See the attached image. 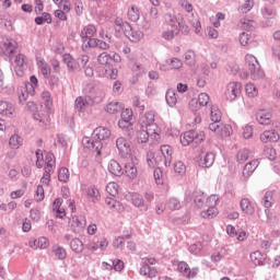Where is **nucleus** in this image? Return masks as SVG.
<instances>
[{"label": "nucleus", "mask_w": 280, "mask_h": 280, "mask_svg": "<svg viewBox=\"0 0 280 280\" xmlns=\"http://www.w3.org/2000/svg\"><path fill=\"white\" fill-rule=\"evenodd\" d=\"M167 30L163 32L162 36L165 40H172L175 36H178L180 32H187V25H185V19H178L176 15L166 14Z\"/></svg>", "instance_id": "1"}, {"label": "nucleus", "mask_w": 280, "mask_h": 280, "mask_svg": "<svg viewBox=\"0 0 280 280\" xmlns=\"http://www.w3.org/2000/svg\"><path fill=\"white\" fill-rule=\"evenodd\" d=\"M245 67L249 72H243L241 77L246 80L248 75H252V80H257L258 78H264V72L259 69V61L253 55L245 56Z\"/></svg>", "instance_id": "2"}, {"label": "nucleus", "mask_w": 280, "mask_h": 280, "mask_svg": "<svg viewBox=\"0 0 280 280\" xmlns=\"http://www.w3.org/2000/svg\"><path fill=\"white\" fill-rule=\"evenodd\" d=\"M205 141V131L189 130L180 135V143L184 147L190 143H202Z\"/></svg>", "instance_id": "3"}, {"label": "nucleus", "mask_w": 280, "mask_h": 280, "mask_svg": "<svg viewBox=\"0 0 280 280\" xmlns=\"http://www.w3.org/2000/svg\"><path fill=\"white\" fill-rule=\"evenodd\" d=\"M52 117L54 109L40 108L37 113L33 114V119H35V121H38L42 128H47V126H50Z\"/></svg>", "instance_id": "4"}, {"label": "nucleus", "mask_w": 280, "mask_h": 280, "mask_svg": "<svg viewBox=\"0 0 280 280\" xmlns=\"http://www.w3.org/2000/svg\"><path fill=\"white\" fill-rule=\"evenodd\" d=\"M140 127L149 130L150 132H159V126L154 122V113L148 112L141 116L139 120Z\"/></svg>", "instance_id": "5"}, {"label": "nucleus", "mask_w": 280, "mask_h": 280, "mask_svg": "<svg viewBox=\"0 0 280 280\" xmlns=\"http://www.w3.org/2000/svg\"><path fill=\"white\" fill-rule=\"evenodd\" d=\"M160 152H161L160 159H162L165 167H170L172 165V161L174 156V148H172V145L170 144H162L160 147Z\"/></svg>", "instance_id": "6"}, {"label": "nucleus", "mask_w": 280, "mask_h": 280, "mask_svg": "<svg viewBox=\"0 0 280 280\" xmlns=\"http://www.w3.org/2000/svg\"><path fill=\"white\" fill-rule=\"evenodd\" d=\"M218 195H211L210 197L200 196L195 199V202L198 207H208L209 209H215V206L218 205Z\"/></svg>", "instance_id": "7"}, {"label": "nucleus", "mask_w": 280, "mask_h": 280, "mask_svg": "<svg viewBox=\"0 0 280 280\" xmlns=\"http://www.w3.org/2000/svg\"><path fill=\"white\" fill-rule=\"evenodd\" d=\"M105 205L112 213H118L119 215H121V213H126V206L121 201H117V199L107 197L105 199Z\"/></svg>", "instance_id": "8"}, {"label": "nucleus", "mask_w": 280, "mask_h": 280, "mask_svg": "<svg viewBox=\"0 0 280 280\" xmlns=\"http://www.w3.org/2000/svg\"><path fill=\"white\" fill-rule=\"evenodd\" d=\"M242 93V84L238 82H230L226 86L225 96L230 102L237 100V96Z\"/></svg>", "instance_id": "9"}, {"label": "nucleus", "mask_w": 280, "mask_h": 280, "mask_svg": "<svg viewBox=\"0 0 280 280\" xmlns=\"http://www.w3.org/2000/svg\"><path fill=\"white\" fill-rule=\"evenodd\" d=\"M177 270L183 275V277H186L187 279H195V277L198 276V268H189V265L186 261H179L177 264Z\"/></svg>", "instance_id": "10"}, {"label": "nucleus", "mask_w": 280, "mask_h": 280, "mask_svg": "<svg viewBox=\"0 0 280 280\" xmlns=\"http://www.w3.org/2000/svg\"><path fill=\"white\" fill-rule=\"evenodd\" d=\"M27 58L23 54H19L14 59V71L18 78H23L25 75V65Z\"/></svg>", "instance_id": "11"}, {"label": "nucleus", "mask_w": 280, "mask_h": 280, "mask_svg": "<svg viewBox=\"0 0 280 280\" xmlns=\"http://www.w3.org/2000/svg\"><path fill=\"white\" fill-rule=\"evenodd\" d=\"M240 207H241V211H242V213H244V215L253 217V215H255V211H257V208L255 207L253 201H250V199H248V198H243L240 201Z\"/></svg>", "instance_id": "12"}, {"label": "nucleus", "mask_w": 280, "mask_h": 280, "mask_svg": "<svg viewBox=\"0 0 280 280\" xmlns=\"http://www.w3.org/2000/svg\"><path fill=\"white\" fill-rule=\"evenodd\" d=\"M38 67H39L42 75H44V78H46V80H49V78H50V82H52V84H58V78L51 77V68H49V65H47V62H45V60H40L38 62Z\"/></svg>", "instance_id": "13"}, {"label": "nucleus", "mask_w": 280, "mask_h": 280, "mask_svg": "<svg viewBox=\"0 0 280 280\" xmlns=\"http://www.w3.org/2000/svg\"><path fill=\"white\" fill-rule=\"evenodd\" d=\"M116 148L122 156H128V154H130V141L124 137H119L116 140Z\"/></svg>", "instance_id": "14"}, {"label": "nucleus", "mask_w": 280, "mask_h": 280, "mask_svg": "<svg viewBox=\"0 0 280 280\" xmlns=\"http://www.w3.org/2000/svg\"><path fill=\"white\" fill-rule=\"evenodd\" d=\"M279 139H280V136L275 130H265L260 135V141L262 143H277V141H279Z\"/></svg>", "instance_id": "15"}, {"label": "nucleus", "mask_w": 280, "mask_h": 280, "mask_svg": "<svg viewBox=\"0 0 280 280\" xmlns=\"http://www.w3.org/2000/svg\"><path fill=\"white\" fill-rule=\"evenodd\" d=\"M30 80H31V84L27 83L25 85L26 94H22V96H20V102H25V100H27L28 95H34V89H36V86H38V79L35 75H32L30 78Z\"/></svg>", "instance_id": "16"}, {"label": "nucleus", "mask_w": 280, "mask_h": 280, "mask_svg": "<svg viewBox=\"0 0 280 280\" xmlns=\"http://www.w3.org/2000/svg\"><path fill=\"white\" fill-rule=\"evenodd\" d=\"M259 167V160H252L247 164H245L243 168V176L244 178H250L255 173V170Z\"/></svg>", "instance_id": "17"}, {"label": "nucleus", "mask_w": 280, "mask_h": 280, "mask_svg": "<svg viewBox=\"0 0 280 280\" xmlns=\"http://www.w3.org/2000/svg\"><path fill=\"white\" fill-rule=\"evenodd\" d=\"M97 34V27L93 24L85 25L80 33V37L82 40H86L89 38H93Z\"/></svg>", "instance_id": "18"}, {"label": "nucleus", "mask_w": 280, "mask_h": 280, "mask_svg": "<svg viewBox=\"0 0 280 280\" xmlns=\"http://www.w3.org/2000/svg\"><path fill=\"white\" fill-rule=\"evenodd\" d=\"M154 135H159V132H151L150 129L141 128L137 133V142L148 143V141H150V137Z\"/></svg>", "instance_id": "19"}, {"label": "nucleus", "mask_w": 280, "mask_h": 280, "mask_svg": "<svg viewBox=\"0 0 280 280\" xmlns=\"http://www.w3.org/2000/svg\"><path fill=\"white\" fill-rule=\"evenodd\" d=\"M18 47H19V44L14 39H5L2 44V50L7 56H12V54L16 51Z\"/></svg>", "instance_id": "20"}, {"label": "nucleus", "mask_w": 280, "mask_h": 280, "mask_svg": "<svg viewBox=\"0 0 280 280\" xmlns=\"http://www.w3.org/2000/svg\"><path fill=\"white\" fill-rule=\"evenodd\" d=\"M103 78H108L109 80H117L119 75V70L115 68L113 65L104 67V71L101 73Z\"/></svg>", "instance_id": "21"}, {"label": "nucleus", "mask_w": 280, "mask_h": 280, "mask_svg": "<svg viewBox=\"0 0 280 280\" xmlns=\"http://www.w3.org/2000/svg\"><path fill=\"white\" fill-rule=\"evenodd\" d=\"M140 275H142L143 277H148L149 279H154L159 276V270L155 267L143 265L140 268Z\"/></svg>", "instance_id": "22"}, {"label": "nucleus", "mask_w": 280, "mask_h": 280, "mask_svg": "<svg viewBox=\"0 0 280 280\" xmlns=\"http://www.w3.org/2000/svg\"><path fill=\"white\" fill-rule=\"evenodd\" d=\"M163 161V158L156 155V153L150 151L147 154V164L154 168V167H159V165H161V162Z\"/></svg>", "instance_id": "23"}, {"label": "nucleus", "mask_w": 280, "mask_h": 280, "mask_svg": "<svg viewBox=\"0 0 280 280\" xmlns=\"http://www.w3.org/2000/svg\"><path fill=\"white\" fill-rule=\"evenodd\" d=\"M108 172L113 174L114 176H122L124 175V168L121 167V164L117 162L116 160H112L108 163Z\"/></svg>", "instance_id": "24"}, {"label": "nucleus", "mask_w": 280, "mask_h": 280, "mask_svg": "<svg viewBox=\"0 0 280 280\" xmlns=\"http://www.w3.org/2000/svg\"><path fill=\"white\" fill-rule=\"evenodd\" d=\"M14 113H15V109L12 104L5 101H0V115H4L5 117H12Z\"/></svg>", "instance_id": "25"}, {"label": "nucleus", "mask_w": 280, "mask_h": 280, "mask_svg": "<svg viewBox=\"0 0 280 280\" xmlns=\"http://www.w3.org/2000/svg\"><path fill=\"white\" fill-rule=\"evenodd\" d=\"M94 137L98 139V141H106V139H110V129L98 127L94 130Z\"/></svg>", "instance_id": "26"}, {"label": "nucleus", "mask_w": 280, "mask_h": 280, "mask_svg": "<svg viewBox=\"0 0 280 280\" xmlns=\"http://www.w3.org/2000/svg\"><path fill=\"white\" fill-rule=\"evenodd\" d=\"M256 119L258 124H261L262 126H268L270 124V119H272V114L261 109L257 113Z\"/></svg>", "instance_id": "27"}, {"label": "nucleus", "mask_w": 280, "mask_h": 280, "mask_svg": "<svg viewBox=\"0 0 280 280\" xmlns=\"http://www.w3.org/2000/svg\"><path fill=\"white\" fill-rule=\"evenodd\" d=\"M46 110H54V101L51 100V94L49 92L42 93V107Z\"/></svg>", "instance_id": "28"}, {"label": "nucleus", "mask_w": 280, "mask_h": 280, "mask_svg": "<svg viewBox=\"0 0 280 280\" xmlns=\"http://www.w3.org/2000/svg\"><path fill=\"white\" fill-rule=\"evenodd\" d=\"M62 59L70 71H78V69H80V63H78L75 59H73L71 54H65Z\"/></svg>", "instance_id": "29"}, {"label": "nucleus", "mask_w": 280, "mask_h": 280, "mask_svg": "<svg viewBox=\"0 0 280 280\" xmlns=\"http://www.w3.org/2000/svg\"><path fill=\"white\" fill-rule=\"evenodd\" d=\"M52 211H56L57 218H65V215H67L65 208H62V199L61 198L55 199V201L52 203Z\"/></svg>", "instance_id": "30"}, {"label": "nucleus", "mask_w": 280, "mask_h": 280, "mask_svg": "<svg viewBox=\"0 0 280 280\" xmlns=\"http://www.w3.org/2000/svg\"><path fill=\"white\" fill-rule=\"evenodd\" d=\"M45 164V172H54V167L56 166V158L54 156V153H46Z\"/></svg>", "instance_id": "31"}, {"label": "nucleus", "mask_w": 280, "mask_h": 280, "mask_svg": "<svg viewBox=\"0 0 280 280\" xmlns=\"http://www.w3.org/2000/svg\"><path fill=\"white\" fill-rule=\"evenodd\" d=\"M125 174L130 178L131 180H135L138 175L137 166L135 163H128L125 165Z\"/></svg>", "instance_id": "32"}, {"label": "nucleus", "mask_w": 280, "mask_h": 280, "mask_svg": "<svg viewBox=\"0 0 280 280\" xmlns=\"http://www.w3.org/2000/svg\"><path fill=\"white\" fill-rule=\"evenodd\" d=\"M9 145L12 148V150H19V148L23 145V138L16 133L11 136L9 139Z\"/></svg>", "instance_id": "33"}, {"label": "nucleus", "mask_w": 280, "mask_h": 280, "mask_svg": "<svg viewBox=\"0 0 280 280\" xmlns=\"http://www.w3.org/2000/svg\"><path fill=\"white\" fill-rule=\"evenodd\" d=\"M165 100H166V104H168V106H171V108H173V106H176V104L178 102L176 92L174 90H167Z\"/></svg>", "instance_id": "34"}, {"label": "nucleus", "mask_w": 280, "mask_h": 280, "mask_svg": "<svg viewBox=\"0 0 280 280\" xmlns=\"http://www.w3.org/2000/svg\"><path fill=\"white\" fill-rule=\"evenodd\" d=\"M173 170L178 176H185V174H187V166L183 161H176L173 165Z\"/></svg>", "instance_id": "35"}, {"label": "nucleus", "mask_w": 280, "mask_h": 280, "mask_svg": "<svg viewBox=\"0 0 280 280\" xmlns=\"http://www.w3.org/2000/svg\"><path fill=\"white\" fill-rule=\"evenodd\" d=\"M245 93L247 97H257L259 95V89L254 83H247L245 85Z\"/></svg>", "instance_id": "36"}, {"label": "nucleus", "mask_w": 280, "mask_h": 280, "mask_svg": "<svg viewBox=\"0 0 280 280\" xmlns=\"http://www.w3.org/2000/svg\"><path fill=\"white\" fill-rule=\"evenodd\" d=\"M210 119L211 121H222V112L218 105L211 106Z\"/></svg>", "instance_id": "37"}, {"label": "nucleus", "mask_w": 280, "mask_h": 280, "mask_svg": "<svg viewBox=\"0 0 280 280\" xmlns=\"http://www.w3.org/2000/svg\"><path fill=\"white\" fill-rule=\"evenodd\" d=\"M127 16L129 21H133V23H136V21H139V16H140L139 8L137 5H131L128 9Z\"/></svg>", "instance_id": "38"}, {"label": "nucleus", "mask_w": 280, "mask_h": 280, "mask_svg": "<svg viewBox=\"0 0 280 280\" xmlns=\"http://www.w3.org/2000/svg\"><path fill=\"white\" fill-rule=\"evenodd\" d=\"M122 106L119 102H112L107 104L105 110L106 113H109V115H115L116 113H119L121 110Z\"/></svg>", "instance_id": "39"}, {"label": "nucleus", "mask_w": 280, "mask_h": 280, "mask_svg": "<svg viewBox=\"0 0 280 280\" xmlns=\"http://www.w3.org/2000/svg\"><path fill=\"white\" fill-rule=\"evenodd\" d=\"M247 159H250V151L248 149H241L236 154L237 163H246Z\"/></svg>", "instance_id": "40"}, {"label": "nucleus", "mask_w": 280, "mask_h": 280, "mask_svg": "<svg viewBox=\"0 0 280 280\" xmlns=\"http://www.w3.org/2000/svg\"><path fill=\"white\" fill-rule=\"evenodd\" d=\"M135 122L133 121H128V120H118V128H120V130H125V132H132V130H135L133 128Z\"/></svg>", "instance_id": "41"}, {"label": "nucleus", "mask_w": 280, "mask_h": 280, "mask_svg": "<svg viewBox=\"0 0 280 280\" xmlns=\"http://www.w3.org/2000/svg\"><path fill=\"white\" fill-rule=\"evenodd\" d=\"M71 226H73V229H84L86 226V218H84V217H74L72 219Z\"/></svg>", "instance_id": "42"}, {"label": "nucleus", "mask_w": 280, "mask_h": 280, "mask_svg": "<svg viewBox=\"0 0 280 280\" xmlns=\"http://www.w3.org/2000/svg\"><path fill=\"white\" fill-rule=\"evenodd\" d=\"M215 161V155L213 153H206L203 159H201V166L202 167H211Z\"/></svg>", "instance_id": "43"}, {"label": "nucleus", "mask_w": 280, "mask_h": 280, "mask_svg": "<svg viewBox=\"0 0 280 280\" xmlns=\"http://www.w3.org/2000/svg\"><path fill=\"white\" fill-rule=\"evenodd\" d=\"M180 209V201L176 198H171L166 202V211H178Z\"/></svg>", "instance_id": "44"}, {"label": "nucleus", "mask_w": 280, "mask_h": 280, "mask_svg": "<svg viewBox=\"0 0 280 280\" xmlns=\"http://www.w3.org/2000/svg\"><path fill=\"white\" fill-rule=\"evenodd\" d=\"M36 25H44V23H51V14L44 12L40 16L35 18Z\"/></svg>", "instance_id": "45"}, {"label": "nucleus", "mask_w": 280, "mask_h": 280, "mask_svg": "<svg viewBox=\"0 0 280 280\" xmlns=\"http://www.w3.org/2000/svg\"><path fill=\"white\" fill-rule=\"evenodd\" d=\"M232 133H233V127H231V125L221 124V127L218 133L220 137H231Z\"/></svg>", "instance_id": "46"}, {"label": "nucleus", "mask_w": 280, "mask_h": 280, "mask_svg": "<svg viewBox=\"0 0 280 280\" xmlns=\"http://www.w3.org/2000/svg\"><path fill=\"white\" fill-rule=\"evenodd\" d=\"M106 191L109 196H117L119 194V185L115 182H110L106 186Z\"/></svg>", "instance_id": "47"}, {"label": "nucleus", "mask_w": 280, "mask_h": 280, "mask_svg": "<svg viewBox=\"0 0 280 280\" xmlns=\"http://www.w3.org/2000/svg\"><path fill=\"white\" fill-rule=\"evenodd\" d=\"M97 62L98 65H101V67H107L110 66V55H108L107 52H102L98 57H97Z\"/></svg>", "instance_id": "48"}, {"label": "nucleus", "mask_w": 280, "mask_h": 280, "mask_svg": "<svg viewBox=\"0 0 280 280\" xmlns=\"http://www.w3.org/2000/svg\"><path fill=\"white\" fill-rule=\"evenodd\" d=\"M264 256L259 252H254L250 254V261L254 266H261L264 264Z\"/></svg>", "instance_id": "49"}, {"label": "nucleus", "mask_w": 280, "mask_h": 280, "mask_svg": "<svg viewBox=\"0 0 280 280\" xmlns=\"http://www.w3.org/2000/svg\"><path fill=\"white\" fill-rule=\"evenodd\" d=\"M89 103L84 98H82V96H79L75 100V107L78 108V110H80V113H84Z\"/></svg>", "instance_id": "50"}, {"label": "nucleus", "mask_w": 280, "mask_h": 280, "mask_svg": "<svg viewBox=\"0 0 280 280\" xmlns=\"http://www.w3.org/2000/svg\"><path fill=\"white\" fill-rule=\"evenodd\" d=\"M70 247L74 253H82V241H80L79 238H73L70 243Z\"/></svg>", "instance_id": "51"}, {"label": "nucleus", "mask_w": 280, "mask_h": 280, "mask_svg": "<svg viewBox=\"0 0 280 280\" xmlns=\"http://www.w3.org/2000/svg\"><path fill=\"white\" fill-rule=\"evenodd\" d=\"M135 117V114L132 113V109L126 108L120 114V119L124 121H132Z\"/></svg>", "instance_id": "52"}, {"label": "nucleus", "mask_w": 280, "mask_h": 280, "mask_svg": "<svg viewBox=\"0 0 280 280\" xmlns=\"http://www.w3.org/2000/svg\"><path fill=\"white\" fill-rule=\"evenodd\" d=\"M131 202L133 207L141 209V207H143V197H141V195L133 194L131 196Z\"/></svg>", "instance_id": "53"}, {"label": "nucleus", "mask_w": 280, "mask_h": 280, "mask_svg": "<svg viewBox=\"0 0 280 280\" xmlns=\"http://www.w3.org/2000/svg\"><path fill=\"white\" fill-rule=\"evenodd\" d=\"M132 106L133 108H137L138 113H143V110H145V104L139 100V96L132 98Z\"/></svg>", "instance_id": "54"}, {"label": "nucleus", "mask_w": 280, "mask_h": 280, "mask_svg": "<svg viewBox=\"0 0 280 280\" xmlns=\"http://www.w3.org/2000/svg\"><path fill=\"white\" fill-rule=\"evenodd\" d=\"M54 253L57 259H67V250L63 247H60V246L54 247Z\"/></svg>", "instance_id": "55"}, {"label": "nucleus", "mask_w": 280, "mask_h": 280, "mask_svg": "<svg viewBox=\"0 0 280 280\" xmlns=\"http://www.w3.org/2000/svg\"><path fill=\"white\" fill-rule=\"evenodd\" d=\"M154 180H155L156 185L165 184V179L163 178V171H161V168H156L154 171Z\"/></svg>", "instance_id": "56"}, {"label": "nucleus", "mask_w": 280, "mask_h": 280, "mask_svg": "<svg viewBox=\"0 0 280 280\" xmlns=\"http://www.w3.org/2000/svg\"><path fill=\"white\" fill-rule=\"evenodd\" d=\"M88 196L93 200H100V190H97L95 186H91L90 188H88Z\"/></svg>", "instance_id": "57"}, {"label": "nucleus", "mask_w": 280, "mask_h": 280, "mask_svg": "<svg viewBox=\"0 0 280 280\" xmlns=\"http://www.w3.org/2000/svg\"><path fill=\"white\" fill-rule=\"evenodd\" d=\"M218 215V208H208L206 211L201 212L202 218H215Z\"/></svg>", "instance_id": "58"}, {"label": "nucleus", "mask_w": 280, "mask_h": 280, "mask_svg": "<svg viewBox=\"0 0 280 280\" xmlns=\"http://www.w3.org/2000/svg\"><path fill=\"white\" fill-rule=\"evenodd\" d=\"M141 38H143V33L140 31H131V34L129 36V40H131V43H139V40H141Z\"/></svg>", "instance_id": "59"}, {"label": "nucleus", "mask_w": 280, "mask_h": 280, "mask_svg": "<svg viewBox=\"0 0 280 280\" xmlns=\"http://www.w3.org/2000/svg\"><path fill=\"white\" fill-rule=\"evenodd\" d=\"M57 5H58L59 10H61L68 14H69V12H71V1L70 0H63L62 2H60Z\"/></svg>", "instance_id": "60"}, {"label": "nucleus", "mask_w": 280, "mask_h": 280, "mask_svg": "<svg viewBox=\"0 0 280 280\" xmlns=\"http://www.w3.org/2000/svg\"><path fill=\"white\" fill-rule=\"evenodd\" d=\"M255 5V2L253 0H246L243 5L240 7L241 12L246 13L250 12Z\"/></svg>", "instance_id": "61"}, {"label": "nucleus", "mask_w": 280, "mask_h": 280, "mask_svg": "<svg viewBox=\"0 0 280 280\" xmlns=\"http://www.w3.org/2000/svg\"><path fill=\"white\" fill-rule=\"evenodd\" d=\"M58 178L61 183H67L69 180V168H60Z\"/></svg>", "instance_id": "62"}, {"label": "nucleus", "mask_w": 280, "mask_h": 280, "mask_svg": "<svg viewBox=\"0 0 280 280\" xmlns=\"http://www.w3.org/2000/svg\"><path fill=\"white\" fill-rule=\"evenodd\" d=\"M39 250H45V248H49V240L45 236H40L37 238Z\"/></svg>", "instance_id": "63"}, {"label": "nucleus", "mask_w": 280, "mask_h": 280, "mask_svg": "<svg viewBox=\"0 0 280 280\" xmlns=\"http://www.w3.org/2000/svg\"><path fill=\"white\" fill-rule=\"evenodd\" d=\"M82 143L84 145V148H88L89 150L96 148L97 142H94L93 139L89 138V137H84L82 139Z\"/></svg>", "instance_id": "64"}]
</instances>
